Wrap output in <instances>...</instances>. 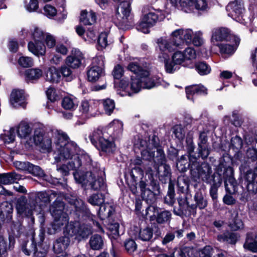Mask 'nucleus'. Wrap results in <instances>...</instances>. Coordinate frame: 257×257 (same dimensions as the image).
Masks as SVG:
<instances>
[{
  "label": "nucleus",
  "mask_w": 257,
  "mask_h": 257,
  "mask_svg": "<svg viewBox=\"0 0 257 257\" xmlns=\"http://www.w3.org/2000/svg\"><path fill=\"white\" fill-rule=\"evenodd\" d=\"M52 196H56L54 191H52L50 194L43 191L31 193L28 199L25 196H21L17 199L16 204L17 213L22 216L31 217L34 219V213L40 212L43 203L49 202Z\"/></svg>",
  "instance_id": "f257e3e1"
},
{
  "label": "nucleus",
  "mask_w": 257,
  "mask_h": 257,
  "mask_svg": "<svg viewBox=\"0 0 257 257\" xmlns=\"http://www.w3.org/2000/svg\"><path fill=\"white\" fill-rule=\"evenodd\" d=\"M54 136V144L56 148L65 145L70 143L67 135L60 130L55 131L48 130L43 126L35 129L34 132V141L35 145L39 147L41 151L49 152L52 146L51 137Z\"/></svg>",
  "instance_id": "f03ea898"
},
{
  "label": "nucleus",
  "mask_w": 257,
  "mask_h": 257,
  "mask_svg": "<svg viewBox=\"0 0 257 257\" xmlns=\"http://www.w3.org/2000/svg\"><path fill=\"white\" fill-rule=\"evenodd\" d=\"M128 69L136 74L132 76L131 89L134 92H138L142 88L151 89L154 86L153 81L148 84L146 81L148 79L146 77L148 75L149 71L145 67H142L138 62H131L127 66Z\"/></svg>",
  "instance_id": "7ed1b4c3"
},
{
  "label": "nucleus",
  "mask_w": 257,
  "mask_h": 257,
  "mask_svg": "<svg viewBox=\"0 0 257 257\" xmlns=\"http://www.w3.org/2000/svg\"><path fill=\"white\" fill-rule=\"evenodd\" d=\"M192 157L190 158V161H192L191 166V175L194 179H201L202 181L207 183L215 184L216 181L215 179V174L212 173L211 168L208 163H203L200 165L197 163V158Z\"/></svg>",
  "instance_id": "20e7f679"
},
{
  "label": "nucleus",
  "mask_w": 257,
  "mask_h": 257,
  "mask_svg": "<svg viewBox=\"0 0 257 257\" xmlns=\"http://www.w3.org/2000/svg\"><path fill=\"white\" fill-rule=\"evenodd\" d=\"M78 152L79 148L74 142H70L65 145L56 148L54 157L55 162L59 163L67 160H73L74 162L77 160L81 162Z\"/></svg>",
  "instance_id": "39448f33"
},
{
  "label": "nucleus",
  "mask_w": 257,
  "mask_h": 257,
  "mask_svg": "<svg viewBox=\"0 0 257 257\" xmlns=\"http://www.w3.org/2000/svg\"><path fill=\"white\" fill-rule=\"evenodd\" d=\"M64 232L69 236H75L78 240L86 238L91 234V227L90 225L81 223L79 221H71L65 226Z\"/></svg>",
  "instance_id": "423d86ee"
},
{
  "label": "nucleus",
  "mask_w": 257,
  "mask_h": 257,
  "mask_svg": "<svg viewBox=\"0 0 257 257\" xmlns=\"http://www.w3.org/2000/svg\"><path fill=\"white\" fill-rule=\"evenodd\" d=\"M156 50L159 53V57L166 59L170 53L172 52L177 49H180L182 41L178 42L171 35L169 39L161 37L157 40Z\"/></svg>",
  "instance_id": "0eeeda50"
},
{
  "label": "nucleus",
  "mask_w": 257,
  "mask_h": 257,
  "mask_svg": "<svg viewBox=\"0 0 257 257\" xmlns=\"http://www.w3.org/2000/svg\"><path fill=\"white\" fill-rule=\"evenodd\" d=\"M74 177L78 183L87 184L94 190H98L104 187V181L102 177L95 178L94 173L90 171L86 173L85 176H80L79 172L75 171L73 173Z\"/></svg>",
  "instance_id": "6e6552de"
},
{
  "label": "nucleus",
  "mask_w": 257,
  "mask_h": 257,
  "mask_svg": "<svg viewBox=\"0 0 257 257\" xmlns=\"http://www.w3.org/2000/svg\"><path fill=\"white\" fill-rule=\"evenodd\" d=\"M142 160L139 158L137 157L131 160L130 166L131 171L130 176L132 180V184L130 186V189L133 193L137 192V185L138 181L142 179L143 176V171L140 167L142 165Z\"/></svg>",
  "instance_id": "1a4fd4ad"
},
{
  "label": "nucleus",
  "mask_w": 257,
  "mask_h": 257,
  "mask_svg": "<svg viewBox=\"0 0 257 257\" xmlns=\"http://www.w3.org/2000/svg\"><path fill=\"white\" fill-rule=\"evenodd\" d=\"M174 6L180 5L186 12L194 9L204 11L207 8L206 0H170Z\"/></svg>",
  "instance_id": "9d476101"
},
{
  "label": "nucleus",
  "mask_w": 257,
  "mask_h": 257,
  "mask_svg": "<svg viewBox=\"0 0 257 257\" xmlns=\"http://www.w3.org/2000/svg\"><path fill=\"white\" fill-rule=\"evenodd\" d=\"M140 144L142 147L151 145V149L156 152V163L163 164L166 161L164 151L159 146V139L157 137L153 136L151 139H150L149 144L143 140L140 141Z\"/></svg>",
  "instance_id": "9b49d317"
},
{
  "label": "nucleus",
  "mask_w": 257,
  "mask_h": 257,
  "mask_svg": "<svg viewBox=\"0 0 257 257\" xmlns=\"http://www.w3.org/2000/svg\"><path fill=\"white\" fill-rule=\"evenodd\" d=\"M182 64L184 66L186 65L183 53L179 51H176L172 57V61L167 60L165 62L166 70L168 73H173L177 69V65Z\"/></svg>",
  "instance_id": "f8f14e48"
},
{
  "label": "nucleus",
  "mask_w": 257,
  "mask_h": 257,
  "mask_svg": "<svg viewBox=\"0 0 257 257\" xmlns=\"http://www.w3.org/2000/svg\"><path fill=\"white\" fill-rule=\"evenodd\" d=\"M240 43L238 36L226 29V56L232 55L237 49Z\"/></svg>",
  "instance_id": "ddd939ff"
},
{
  "label": "nucleus",
  "mask_w": 257,
  "mask_h": 257,
  "mask_svg": "<svg viewBox=\"0 0 257 257\" xmlns=\"http://www.w3.org/2000/svg\"><path fill=\"white\" fill-rule=\"evenodd\" d=\"M194 33L191 29H178L172 32V36H174L175 40L178 42L182 41L180 45V49L182 48L184 43L190 44Z\"/></svg>",
  "instance_id": "4468645a"
},
{
  "label": "nucleus",
  "mask_w": 257,
  "mask_h": 257,
  "mask_svg": "<svg viewBox=\"0 0 257 257\" xmlns=\"http://www.w3.org/2000/svg\"><path fill=\"white\" fill-rule=\"evenodd\" d=\"M84 56L79 50H72L70 55L65 59V64L71 69H77L81 66Z\"/></svg>",
  "instance_id": "2eb2a0df"
},
{
  "label": "nucleus",
  "mask_w": 257,
  "mask_h": 257,
  "mask_svg": "<svg viewBox=\"0 0 257 257\" xmlns=\"http://www.w3.org/2000/svg\"><path fill=\"white\" fill-rule=\"evenodd\" d=\"M52 216L54 220L51 224V227L48 229V232L50 234H54L61 230L63 226L68 223L69 220L67 214Z\"/></svg>",
  "instance_id": "dca6fc26"
},
{
  "label": "nucleus",
  "mask_w": 257,
  "mask_h": 257,
  "mask_svg": "<svg viewBox=\"0 0 257 257\" xmlns=\"http://www.w3.org/2000/svg\"><path fill=\"white\" fill-rule=\"evenodd\" d=\"M207 142V133L205 132H201L198 142V157H201L203 159H206L210 153Z\"/></svg>",
  "instance_id": "f3484780"
},
{
  "label": "nucleus",
  "mask_w": 257,
  "mask_h": 257,
  "mask_svg": "<svg viewBox=\"0 0 257 257\" xmlns=\"http://www.w3.org/2000/svg\"><path fill=\"white\" fill-rule=\"evenodd\" d=\"M131 13V4L128 1H123L118 6L116 17L122 24L127 22Z\"/></svg>",
  "instance_id": "a211bd4d"
},
{
  "label": "nucleus",
  "mask_w": 257,
  "mask_h": 257,
  "mask_svg": "<svg viewBox=\"0 0 257 257\" xmlns=\"http://www.w3.org/2000/svg\"><path fill=\"white\" fill-rule=\"evenodd\" d=\"M119 224L116 222L111 224L109 226L112 234L110 235L112 243V248L110 250V252L113 257H117V243H118V240L119 238Z\"/></svg>",
  "instance_id": "6ab92c4d"
},
{
  "label": "nucleus",
  "mask_w": 257,
  "mask_h": 257,
  "mask_svg": "<svg viewBox=\"0 0 257 257\" xmlns=\"http://www.w3.org/2000/svg\"><path fill=\"white\" fill-rule=\"evenodd\" d=\"M225 39V28H218L214 29L212 32V42L217 46L220 53L223 54L225 53V46L221 42Z\"/></svg>",
  "instance_id": "aec40b11"
},
{
  "label": "nucleus",
  "mask_w": 257,
  "mask_h": 257,
  "mask_svg": "<svg viewBox=\"0 0 257 257\" xmlns=\"http://www.w3.org/2000/svg\"><path fill=\"white\" fill-rule=\"evenodd\" d=\"M55 192L56 193V196L55 197L52 196L49 201L50 202L51 199H53L54 197H56L55 201L50 207V211L52 216L67 214L63 211L64 209V203L62 201V196H61L59 194H58L56 192ZM47 203H49V202Z\"/></svg>",
  "instance_id": "412c9836"
},
{
  "label": "nucleus",
  "mask_w": 257,
  "mask_h": 257,
  "mask_svg": "<svg viewBox=\"0 0 257 257\" xmlns=\"http://www.w3.org/2000/svg\"><path fill=\"white\" fill-rule=\"evenodd\" d=\"M39 236V240H37L35 245L33 256L34 257H45L48 253L49 247L43 242L44 239V233L43 231L40 232Z\"/></svg>",
  "instance_id": "4be33fe9"
},
{
  "label": "nucleus",
  "mask_w": 257,
  "mask_h": 257,
  "mask_svg": "<svg viewBox=\"0 0 257 257\" xmlns=\"http://www.w3.org/2000/svg\"><path fill=\"white\" fill-rule=\"evenodd\" d=\"M226 10L228 11L232 10V12L228 13V15L233 19H236V17L241 16L244 11L241 0H235L229 3L227 6Z\"/></svg>",
  "instance_id": "5701e85b"
},
{
  "label": "nucleus",
  "mask_w": 257,
  "mask_h": 257,
  "mask_svg": "<svg viewBox=\"0 0 257 257\" xmlns=\"http://www.w3.org/2000/svg\"><path fill=\"white\" fill-rule=\"evenodd\" d=\"M185 90L187 99L192 101L195 95L207 93V89L202 85L189 86L186 87Z\"/></svg>",
  "instance_id": "b1692460"
},
{
  "label": "nucleus",
  "mask_w": 257,
  "mask_h": 257,
  "mask_svg": "<svg viewBox=\"0 0 257 257\" xmlns=\"http://www.w3.org/2000/svg\"><path fill=\"white\" fill-rule=\"evenodd\" d=\"M156 163L154 167L157 170L160 180L166 182L168 179H170L171 169L170 167L165 164Z\"/></svg>",
  "instance_id": "393cba45"
},
{
  "label": "nucleus",
  "mask_w": 257,
  "mask_h": 257,
  "mask_svg": "<svg viewBox=\"0 0 257 257\" xmlns=\"http://www.w3.org/2000/svg\"><path fill=\"white\" fill-rule=\"evenodd\" d=\"M10 101L15 107L24 106L25 102V95L22 90H14L11 94Z\"/></svg>",
  "instance_id": "a878e982"
},
{
  "label": "nucleus",
  "mask_w": 257,
  "mask_h": 257,
  "mask_svg": "<svg viewBox=\"0 0 257 257\" xmlns=\"http://www.w3.org/2000/svg\"><path fill=\"white\" fill-rule=\"evenodd\" d=\"M81 166V162L79 161H75L74 162L73 160L69 161L68 164L62 165L61 166L57 165V170L61 173L63 176H67L69 174L70 170L76 171Z\"/></svg>",
  "instance_id": "bb28decb"
},
{
  "label": "nucleus",
  "mask_w": 257,
  "mask_h": 257,
  "mask_svg": "<svg viewBox=\"0 0 257 257\" xmlns=\"http://www.w3.org/2000/svg\"><path fill=\"white\" fill-rule=\"evenodd\" d=\"M145 180H141L140 181L139 187L141 189L142 193L143 194L144 197L145 198L148 203H152L156 200V198L154 193L150 190H147L146 187L148 184L150 185V181L147 180L149 179L146 178Z\"/></svg>",
  "instance_id": "cd10ccee"
},
{
  "label": "nucleus",
  "mask_w": 257,
  "mask_h": 257,
  "mask_svg": "<svg viewBox=\"0 0 257 257\" xmlns=\"http://www.w3.org/2000/svg\"><path fill=\"white\" fill-rule=\"evenodd\" d=\"M37 241V239L35 238L34 234L33 235L31 241L26 239L21 241V248L22 251L27 255H30L32 253L33 254Z\"/></svg>",
  "instance_id": "c85d7f7f"
},
{
  "label": "nucleus",
  "mask_w": 257,
  "mask_h": 257,
  "mask_svg": "<svg viewBox=\"0 0 257 257\" xmlns=\"http://www.w3.org/2000/svg\"><path fill=\"white\" fill-rule=\"evenodd\" d=\"M28 47L29 51L35 55L42 56L45 54V46L43 42H39L35 41L30 42L28 44Z\"/></svg>",
  "instance_id": "c756f323"
},
{
  "label": "nucleus",
  "mask_w": 257,
  "mask_h": 257,
  "mask_svg": "<svg viewBox=\"0 0 257 257\" xmlns=\"http://www.w3.org/2000/svg\"><path fill=\"white\" fill-rule=\"evenodd\" d=\"M21 179V176L15 172L0 174V183L8 185L14 183Z\"/></svg>",
  "instance_id": "7c9ffc66"
},
{
  "label": "nucleus",
  "mask_w": 257,
  "mask_h": 257,
  "mask_svg": "<svg viewBox=\"0 0 257 257\" xmlns=\"http://www.w3.org/2000/svg\"><path fill=\"white\" fill-rule=\"evenodd\" d=\"M96 19L95 13L91 11L88 12L84 10L81 13L80 21L85 25H92L95 23Z\"/></svg>",
  "instance_id": "2f4dec72"
},
{
  "label": "nucleus",
  "mask_w": 257,
  "mask_h": 257,
  "mask_svg": "<svg viewBox=\"0 0 257 257\" xmlns=\"http://www.w3.org/2000/svg\"><path fill=\"white\" fill-rule=\"evenodd\" d=\"M69 243L70 240L68 237L63 236L59 237L54 243V250L56 252L61 253L66 250Z\"/></svg>",
  "instance_id": "473e14b6"
},
{
  "label": "nucleus",
  "mask_w": 257,
  "mask_h": 257,
  "mask_svg": "<svg viewBox=\"0 0 257 257\" xmlns=\"http://www.w3.org/2000/svg\"><path fill=\"white\" fill-rule=\"evenodd\" d=\"M75 208L76 214L78 215L79 217L82 216H89L90 212L84 205L83 201L80 199H76L73 203Z\"/></svg>",
  "instance_id": "72a5a7b5"
},
{
  "label": "nucleus",
  "mask_w": 257,
  "mask_h": 257,
  "mask_svg": "<svg viewBox=\"0 0 257 257\" xmlns=\"http://www.w3.org/2000/svg\"><path fill=\"white\" fill-rule=\"evenodd\" d=\"M61 79V75L59 70L52 66L48 68L46 73V79L53 83H58Z\"/></svg>",
  "instance_id": "f704fd0d"
},
{
  "label": "nucleus",
  "mask_w": 257,
  "mask_h": 257,
  "mask_svg": "<svg viewBox=\"0 0 257 257\" xmlns=\"http://www.w3.org/2000/svg\"><path fill=\"white\" fill-rule=\"evenodd\" d=\"M141 148V155L144 160L143 162L148 161V162L151 161L152 159L154 160V163L155 164V157L156 154H155V151H153L151 149V146H147L145 147H142L140 146Z\"/></svg>",
  "instance_id": "c9c22d12"
},
{
  "label": "nucleus",
  "mask_w": 257,
  "mask_h": 257,
  "mask_svg": "<svg viewBox=\"0 0 257 257\" xmlns=\"http://www.w3.org/2000/svg\"><path fill=\"white\" fill-rule=\"evenodd\" d=\"M17 132L18 136L20 138H26L30 136L32 129L27 122L22 121L19 124Z\"/></svg>",
  "instance_id": "e433bc0d"
},
{
  "label": "nucleus",
  "mask_w": 257,
  "mask_h": 257,
  "mask_svg": "<svg viewBox=\"0 0 257 257\" xmlns=\"http://www.w3.org/2000/svg\"><path fill=\"white\" fill-rule=\"evenodd\" d=\"M114 147L113 142L105 138L103 140H101L100 142L98 144V146H95L98 150H101L106 153L112 152Z\"/></svg>",
  "instance_id": "4c0bfd02"
},
{
  "label": "nucleus",
  "mask_w": 257,
  "mask_h": 257,
  "mask_svg": "<svg viewBox=\"0 0 257 257\" xmlns=\"http://www.w3.org/2000/svg\"><path fill=\"white\" fill-rule=\"evenodd\" d=\"M254 235L252 232H248L246 234V240L243 244L245 249L252 252H257V241L253 239Z\"/></svg>",
  "instance_id": "58836bf2"
},
{
  "label": "nucleus",
  "mask_w": 257,
  "mask_h": 257,
  "mask_svg": "<svg viewBox=\"0 0 257 257\" xmlns=\"http://www.w3.org/2000/svg\"><path fill=\"white\" fill-rule=\"evenodd\" d=\"M153 164V162L150 161V162H143L142 163V165L143 167V168L145 171V178L148 177L149 180H147L148 182L150 181V185L153 186L155 184V180L154 179V171L152 168L151 166Z\"/></svg>",
  "instance_id": "ea45409f"
},
{
  "label": "nucleus",
  "mask_w": 257,
  "mask_h": 257,
  "mask_svg": "<svg viewBox=\"0 0 257 257\" xmlns=\"http://www.w3.org/2000/svg\"><path fill=\"white\" fill-rule=\"evenodd\" d=\"M103 70L92 66L87 71V77L89 81L95 82L102 75Z\"/></svg>",
  "instance_id": "a19ab883"
},
{
  "label": "nucleus",
  "mask_w": 257,
  "mask_h": 257,
  "mask_svg": "<svg viewBox=\"0 0 257 257\" xmlns=\"http://www.w3.org/2000/svg\"><path fill=\"white\" fill-rule=\"evenodd\" d=\"M91 143L95 147L98 146V144L100 142L101 140H103L105 137L100 129H97L92 132L88 136Z\"/></svg>",
  "instance_id": "79ce46f5"
},
{
  "label": "nucleus",
  "mask_w": 257,
  "mask_h": 257,
  "mask_svg": "<svg viewBox=\"0 0 257 257\" xmlns=\"http://www.w3.org/2000/svg\"><path fill=\"white\" fill-rule=\"evenodd\" d=\"M100 206L98 215L102 219L109 217L114 211L113 207L108 204H101Z\"/></svg>",
  "instance_id": "37998d69"
},
{
  "label": "nucleus",
  "mask_w": 257,
  "mask_h": 257,
  "mask_svg": "<svg viewBox=\"0 0 257 257\" xmlns=\"http://www.w3.org/2000/svg\"><path fill=\"white\" fill-rule=\"evenodd\" d=\"M172 217V213L168 210H163L158 212L156 220L159 224H165L169 222Z\"/></svg>",
  "instance_id": "c03bdc74"
},
{
  "label": "nucleus",
  "mask_w": 257,
  "mask_h": 257,
  "mask_svg": "<svg viewBox=\"0 0 257 257\" xmlns=\"http://www.w3.org/2000/svg\"><path fill=\"white\" fill-rule=\"evenodd\" d=\"M89 244L92 249L98 250L102 247L103 241L100 235L95 234L91 237L89 240Z\"/></svg>",
  "instance_id": "a18cd8bd"
},
{
  "label": "nucleus",
  "mask_w": 257,
  "mask_h": 257,
  "mask_svg": "<svg viewBox=\"0 0 257 257\" xmlns=\"http://www.w3.org/2000/svg\"><path fill=\"white\" fill-rule=\"evenodd\" d=\"M153 236V229L152 227H147L140 229L139 233V238L142 241H150Z\"/></svg>",
  "instance_id": "49530a36"
},
{
  "label": "nucleus",
  "mask_w": 257,
  "mask_h": 257,
  "mask_svg": "<svg viewBox=\"0 0 257 257\" xmlns=\"http://www.w3.org/2000/svg\"><path fill=\"white\" fill-rule=\"evenodd\" d=\"M233 219L229 222V226L230 228L234 231L242 229L243 227V224L242 220L238 218L236 212L232 214Z\"/></svg>",
  "instance_id": "de8ad7c7"
},
{
  "label": "nucleus",
  "mask_w": 257,
  "mask_h": 257,
  "mask_svg": "<svg viewBox=\"0 0 257 257\" xmlns=\"http://www.w3.org/2000/svg\"><path fill=\"white\" fill-rule=\"evenodd\" d=\"M142 18L144 19L145 22H147V23L148 24L152 26H153L159 20L158 13L153 11L144 14Z\"/></svg>",
  "instance_id": "09e8293b"
},
{
  "label": "nucleus",
  "mask_w": 257,
  "mask_h": 257,
  "mask_svg": "<svg viewBox=\"0 0 257 257\" xmlns=\"http://www.w3.org/2000/svg\"><path fill=\"white\" fill-rule=\"evenodd\" d=\"M88 201L93 206H100L104 202V196L102 193L94 194L89 197Z\"/></svg>",
  "instance_id": "8fccbe9b"
},
{
  "label": "nucleus",
  "mask_w": 257,
  "mask_h": 257,
  "mask_svg": "<svg viewBox=\"0 0 257 257\" xmlns=\"http://www.w3.org/2000/svg\"><path fill=\"white\" fill-rule=\"evenodd\" d=\"M42 75V71L38 68L30 69L26 71V76L28 80H35Z\"/></svg>",
  "instance_id": "3c124183"
},
{
  "label": "nucleus",
  "mask_w": 257,
  "mask_h": 257,
  "mask_svg": "<svg viewBox=\"0 0 257 257\" xmlns=\"http://www.w3.org/2000/svg\"><path fill=\"white\" fill-rule=\"evenodd\" d=\"M246 180L248 182V187L252 185L253 187H255L257 190V167L254 169L253 171H248L246 175Z\"/></svg>",
  "instance_id": "603ef678"
},
{
  "label": "nucleus",
  "mask_w": 257,
  "mask_h": 257,
  "mask_svg": "<svg viewBox=\"0 0 257 257\" xmlns=\"http://www.w3.org/2000/svg\"><path fill=\"white\" fill-rule=\"evenodd\" d=\"M61 104L64 109L68 110H73L77 105L76 100L70 97H65L63 99Z\"/></svg>",
  "instance_id": "864d4df0"
},
{
  "label": "nucleus",
  "mask_w": 257,
  "mask_h": 257,
  "mask_svg": "<svg viewBox=\"0 0 257 257\" xmlns=\"http://www.w3.org/2000/svg\"><path fill=\"white\" fill-rule=\"evenodd\" d=\"M195 69L201 75H207L211 71L210 67L204 62H199L195 64Z\"/></svg>",
  "instance_id": "5fc2aeb1"
},
{
  "label": "nucleus",
  "mask_w": 257,
  "mask_h": 257,
  "mask_svg": "<svg viewBox=\"0 0 257 257\" xmlns=\"http://www.w3.org/2000/svg\"><path fill=\"white\" fill-rule=\"evenodd\" d=\"M16 137V129L14 127L10 128L5 134L0 135V139L2 140L5 143H10L15 140Z\"/></svg>",
  "instance_id": "6e6d98bb"
},
{
  "label": "nucleus",
  "mask_w": 257,
  "mask_h": 257,
  "mask_svg": "<svg viewBox=\"0 0 257 257\" xmlns=\"http://www.w3.org/2000/svg\"><path fill=\"white\" fill-rule=\"evenodd\" d=\"M194 199L196 202V206L200 209L205 208L207 205V201L203 197L202 194L200 192L196 193Z\"/></svg>",
  "instance_id": "4d7b16f0"
},
{
  "label": "nucleus",
  "mask_w": 257,
  "mask_h": 257,
  "mask_svg": "<svg viewBox=\"0 0 257 257\" xmlns=\"http://www.w3.org/2000/svg\"><path fill=\"white\" fill-rule=\"evenodd\" d=\"M104 110L106 113L110 115L115 108V103L113 100L106 99L102 100Z\"/></svg>",
  "instance_id": "13d9d810"
},
{
  "label": "nucleus",
  "mask_w": 257,
  "mask_h": 257,
  "mask_svg": "<svg viewBox=\"0 0 257 257\" xmlns=\"http://www.w3.org/2000/svg\"><path fill=\"white\" fill-rule=\"evenodd\" d=\"M175 190L172 184L170 183L168 186V191L167 196L165 198V201L169 205H173L175 202Z\"/></svg>",
  "instance_id": "bf43d9fd"
},
{
  "label": "nucleus",
  "mask_w": 257,
  "mask_h": 257,
  "mask_svg": "<svg viewBox=\"0 0 257 257\" xmlns=\"http://www.w3.org/2000/svg\"><path fill=\"white\" fill-rule=\"evenodd\" d=\"M112 42L108 40V33L107 32L101 33L98 37V43L101 49L105 48Z\"/></svg>",
  "instance_id": "052dcab7"
},
{
  "label": "nucleus",
  "mask_w": 257,
  "mask_h": 257,
  "mask_svg": "<svg viewBox=\"0 0 257 257\" xmlns=\"http://www.w3.org/2000/svg\"><path fill=\"white\" fill-rule=\"evenodd\" d=\"M183 54L185 61H191L196 58V53L195 50L191 47L186 48L184 51Z\"/></svg>",
  "instance_id": "680f3d73"
},
{
  "label": "nucleus",
  "mask_w": 257,
  "mask_h": 257,
  "mask_svg": "<svg viewBox=\"0 0 257 257\" xmlns=\"http://www.w3.org/2000/svg\"><path fill=\"white\" fill-rule=\"evenodd\" d=\"M19 64L23 67H30L33 65V60L30 57L22 56L18 60Z\"/></svg>",
  "instance_id": "e2e57ef3"
},
{
  "label": "nucleus",
  "mask_w": 257,
  "mask_h": 257,
  "mask_svg": "<svg viewBox=\"0 0 257 257\" xmlns=\"http://www.w3.org/2000/svg\"><path fill=\"white\" fill-rule=\"evenodd\" d=\"M159 211V208L155 205H150L146 209V215L150 218V220L156 218Z\"/></svg>",
  "instance_id": "0e129e2a"
},
{
  "label": "nucleus",
  "mask_w": 257,
  "mask_h": 257,
  "mask_svg": "<svg viewBox=\"0 0 257 257\" xmlns=\"http://www.w3.org/2000/svg\"><path fill=\"white\" fill-rule=\"evenodd\" d=\"M124 246L126 251L129 253L134 252L137 248V245L135 240L129 239L124 242Z\"/></svg>",
  "instance_id": "69168bd1"
},
{
  "label": "nucleus",
  "mask_w": 257,
  "mask_h": 257,
  "mask_svg": "<svg viewBox=\"0 0 257 257\" xmlns=\"http://www.w3.org/2000/svg\"><path fill=\"white\" fill-rule=\"evenodd\" d=\"M145 22L144 19L142 18L140 22L137 25L136 28L138 31H140L145 34L149 33V28L152 26L149 25Z\"/></svg>",
  "instance_id": "338daca9"
},
{
  "label": "nucleus",
  "mask_w": 257,
  "mask_h": 257,
  "mask_svg": "<svg viewBox=\"0 0 257 257\" xmlns=\"http://www.w3.org/2000/svg\"><path fill=\"white\" fill-rule=\"evenodd\" d=\"M92 66L103 70L104 67V57L102 55H99L93 59Z\"/></svg>",
  "instance_id": "774afa93"
}]
</instances>
